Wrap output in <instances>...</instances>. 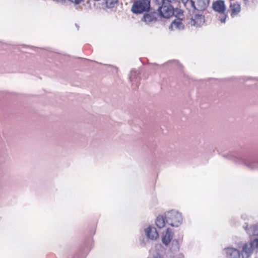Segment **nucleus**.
<instances>
[{
  "mask_svg": "<svg viewBox=\"0 0 258 258\" xmlns=\"http://www.w3.org/2000/svg\"><path fill=\"white\" fill-rule=\"evenodd\" d=\"M151 0H134L131 11L134 14H140L149 12L150 9Z\"/></svg>",
  "mask_w": 258,
  "mask_h": 258,
  "instance_id": "obj_1",
  "label": "nucleus"
},
{
  "mask_svg": "<svg viewBox=\"0 0 258 258\" xmlns=\"http://www.w3.org/2000/svg\"><path fill=\"white\" fill-rule=\"evenodd\" d=\"M166 223L172 226L177 227L182 222V218L179 213L171 211L166 213Z\"/></svg>",
  "mask_w": 258,
  "mask_h": 258,
  "instance_id": "obj_2",
  "label": "nucleus"
},
{
  "mask_svg": "<svg viewBox=\"0 0 258 258\" xmlns=\"http://www.w3.org/2000/svg\"><path fill=\"white\" fill-rule=\"evenodd\" d=\"M210 0H190L188 5L195 10L203 11L206 10L209 5Z\"/></svg>",
  "mask_w": 258,
  "mask_h": 258,
  "instance_id": "obj_3",
  "label": "nucleus"
},
{
  "mask_svg": "<svg viewBox=\"0 0 258 258\" xmlns=\"http://www.w3.org/2000/svg\"><path fill=\"white\" fill-rule=\"evenodd\" d=\"M205 23V17L201 14H195L190 18L188 24L191 26L200 27Z\"/></svg>",
  "mask_w": 258,
  "mask_h": 258,
  "instance_id": "obj_4",
  "label": "nucleus"
},
{
  "mask_svg": "<svg viewBox=\"0 0 258 258\" xmlns=\"http://www.w3.org/2000/svg\"><path fill=\"white\" fill-rule=\"evenodd\" d=\"M213 9L220 14L224 13L226 11V6L224 2L222 0L216 1L212 4Z\"/></svg>",
  "mask_w": 258,
  "mask_h": 258,
  "instance_id": "obj_5",
  "label": "nucleus"
},
{
  "mask_svg": "<svg viewBox=\"0 0 258 258\" xmlns=\"http://www.w3.org/2000/svg\"><path fill=\"white\" fill-rule=\"evenodd\" d=\"M226 258H240L241 255L239 251L235 248L228 247L225 249Z\"/></svg>",
  "mask_w": 258,
  "mask_h": 258,
  "instance_id": "obj_6",
  "label": "nucleus"
},
{
  "mask_svg": "<svg viewBox=\"0 0 258 258\" xmlns=\"http://www.w3.org/2000/svg\"><path fill=\"white\" fill-rule=\"evenodd\" d=\"M253 252V248L250 243H245L242 246L241 253L242 258H248Z\"/></svg>",
  "mask_w": 258,
  "mask_h": 258,
  "instance_id": "obj_7",
  "label": "nucleus"
},
{
  "mask_svg": "<svg viewBox=\"0 0 258 258\" xmlns=\"http://www.w3.org/2000/svg\"><path fill=\"white\" fill-rule=\"evenodd\" d=\"M158 14L156 12H149L144 15L142 20L146 23L155 22L157 20Z\"/></svg>",
  "mask_w": 258,
  "mask_h": 258,
  "instance_id": "obj_8",
  "label": "nucleus"
},
{
  "mask_svg": "<svg viewBox=\"0 0 258 258\" xmlns=\"http://www.w3.org/2000/svg\"><path fill=\"white\" fill-rule=\"evenodd\" d=\"M173 236V233L169 228H167L165 234L163 235L162 241L165 245L168 244L171 241Z\"/></svg>",
  "mask_w": 258,
  "mask_h": 258,
  "instance_id": "obj_9",
  "label": "nucleus"
},
{
  "mask_svg": "<svg viewBox=\"0 0 258 258\" xmlns=\"http://www.w3.org/2000/svg\"><path fill=\"white\" fill-rule=\"evenodd\" d=\"M148 237L151 239H155L158 236V234L155 228L148 227L146 229Z\"/></svg>",
  "mask_w": 258,
  "mask_h": 258,
  "instance_id": "obj_10",
  "label": "nucleus"
},
{
  "mask_svg": "<svg viewBox=\"0 0 258 258\" xmlns=\"http://www.w3.org/2000/svg\"><path fill=\"white\" fill-rule=\"evenodd\" d=\"M166 222V214L165 216L159 215L156 219V225L159 228H163Z\"/></svg>",
  "mask_w": 258,
  "mask_h": 258,
  "instance_id": "obj_11",
  "label": "nucleus"
},
{
  "mask_svg": "<svg viewBox=\"0 0 258 258\" xmlns=\"http://www.w3.org/2000/svg\"><path fill=\"white\" fill-rule=\"evenodd\" d=\"M230 9L231 11V16L234 17L237 15L241 10L240 5L238 3H234L230 5Z\"/></svg>",
  "mask_w": 258,
  "mask_h": 258,
  "instance_id": "obj_12",
  "label": "nucleus"
},
{
  "mask_svg": "<svg viewBox=\"0 0 258 258\" xmlns=\"http://www.w3.org/2000/svg\"><path fill=\"white\" fill-rule=\"evenodd\" d=\"M105 6L109 9L114 8L118 3V0H104Z\"/></svg>",
  "mask_w": 258,
  "mask_h": 258,
  "instance_id": "obj_13",
  "label": "nucleus"
},
{
  "mask_svg": "<svg viewBox=\"0 0 258 258\" xmlns=\"http://www.w3.org/2000/svg\"><path fill=\"white\" fill-rule=\"evenodd\" d=\"M171 27L172 28H177V29H180L181 28H183L182 23L181 22V19H176L174 21H173L171 24Z\"/></svg>",
  "mask_w": 258,
  "mask_h": 258,
  "instance_id": "obj_14",
  "label": "nucleus"
},
{
  "mask_svg": "<svg viewBox=\"0 0 258 258\" xmlns=\"http://www.w3.org/2000/svg\"><path fill=\"white\" fill-rule=\"evenodd\" d=\"M251 229L253 235H258V225H253Z\"/></svg>",
  "mask_w": 258,
  "mask_h": 258,
  "instance_id": "obj_15",
  "label": "nucleus"
},
{
  "mask_svg": "<svg viewBox=\"0 0 258 258\" xmlns=\"http://www.w3.org/2000/svg\"><path fill=\"white\" fill-rule=\"evenodd\" d=\"M251 244V247L253 249V248H256L258 249V239H254L250 243Z\"/></svg>",
  "mask_w": 258,
  "mask_h": 258,
  "instance_id": "obj_16",
  "label": "nucleus"
},
{
  "mask_svg": "<svg viewBox=\"0 0 258 258\" xmlns=\"http://www.w3.org/2000/svg\"><path fill=\"white\" fill-rule=\"evenodd\" d=\"M219 17V20L222 23H225L227 18V15L224 13L221 14Z\"/></svg>",
  "mask_w": 258,
  "mask_h": 258,
  "instance_id": "obj_17",
  "label": "nucleus"
},
{
  "mask_svg": "<svg viewBox=\"0 0 258 258\" xmlns=\"http://www.w3.org/2000/svg\"><path fill=\"white\" fill-rule=\"evenodd\" d=\"M190 0H181L182 3L184 4V5L186 7L187 5L189 4V2Z\"/></svg>",
  "mask_w": 258,
  "mask_h": 258,
  "instance_id": "obj_18",
  "label": "nucleus"
},
{
  "mask_svg": "<svg viewBox=\"0 0 258 258\" xmlns=\"http://www.w3.org/2000/svg\"><path fill=\"white\" fill-rule=\"evenodd\" d=\"M69 1L75 4H79L80 3V2L81 1H82V0H69Z\"/></svg>",
  "mask_w": 258,
  "mask_h": 258,
  "instance_id": "obj_19",
  "label": "nucleus"
},
{
  "mask_svg": "<svg viewBox=\"0 0 258 258\" xmlns=\"http://www.w3.org/2000/svg\"><path fill=\"white\" fill-rule=\"evenodd\" d=\"M153 258H163V257L159 254H157L156 255L154 256Z\"/></svg>",
  "mask_w": 258,
  "mask_h": 258,
  "instance_id": "obj_20",
  "label": "nucleus"
}]
</instances>
